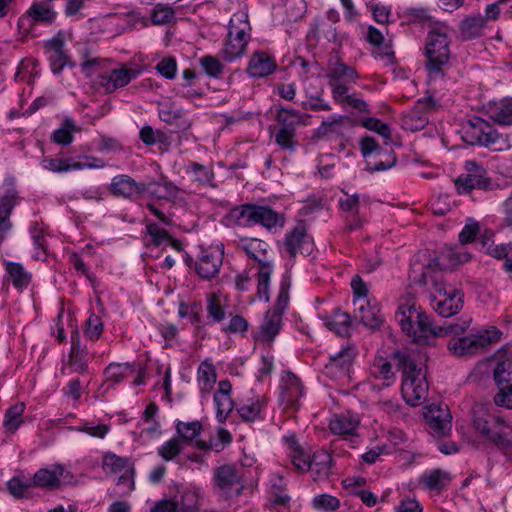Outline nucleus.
Instances as JSON below:
<instances>
[{"label":"nucleus","instance_id":"obj_60","mask_svg":"<svg viewBox=\"0 0 512 512\" xmlns=\"http://www.w3.org/2000/svg\"><path fill=\"white\" fill-rule=\"evenodd\" d=\"M362 125L366 129L379 134L386 140L391 139V129L389 128V126L386 123H383L381 120H379L377 118H373V117L366 118L362 122Z\"/></svg>","mask_w":512,"mask_h":512},{"label":"nucleus","instance_id":"obj_25","mask_svg":"<svg viewBox=\"0 0 512 512\" xmlns=\"http://www.w3.org/2000/svg\"><path fill=\"white\" fill-rule=\"evenodd\" d=\"M355 305V317L369 328H378L383 322V316L376 301L360 300Z\"/></svg>","mask_w":512,"mask_h":512},{"label":"nucleus","instance_id":"obj_30","mask_svg":"<svg viewBox=\"0 0 512 512\" xmlns=\"http://www.w3.org/2000/svg\"><path fill=\"white\" fill-rule=\"evenodd\" d=\"M485 26L486 22L481 14L467 16L459 25L460 37L465 41L481 37Z\"/></svg>","mask_w":512,"mask_h":512},{"label":"nucleus","instance_id":"obj_4","mask_svg":"<svg viewBox=\"0 0 512 512\" xmlns=\"http://www.w3.org/2000/svg\"><path fill=\"white\" fill-rule=\"evenodd\" d=\"M472 425L477 433L500 450L512 448V425L492 405L476 404L472 410Z\"/></svg>","mask_w":512,"mask_h":512},{"label":"nucleus","instance_id":"obj_35","mask_svg":"<svg viewBox=\"0 0 512 512\" xmlns=\"http://www.w3.org/2000/svg\"><path fill=\"white\" fill-rule=\"evenodd\" d=\"M358 425L357 417L350 414H336L329 422L331 432L336 435H353Z\"/></svg>","mask_w":512,"mask_h":512},{"label":"nucleus","instance_id":"obj_38","mask_svg":"<svg viewBox=\"0 0 512 512\" xmlns=\"http://www.w3.org/2000/svg\"><path fill=\"white\" fill-rule=\"evenodd\" d=\"M216 377L215 367L211 362L205 360L199 365L197 370V380L203 397L208 395L213 389Z\"/></svg>","mask_w":512,"mask_h":512},{"label":"nucleus","instance_id":"obj_48","mask_svg":"<svg viewBox=\"0 0 512 512\" xmlns=\"http://www.w3.org/2000/svg\"><path fill=\"white\" fill-rule=\"evenodd\" d=\"M24 410V403H17L6 410L3 425L7 431L14 433L20 427Z\"/></svg>","mask_w":512,"mask_h":512},{"label":"nucleus","instance_id":"obj_63","mask_svg":"<svg viewBox=\"0 0 512 512\" xmlns=\"http://www.w3.org/2000/svg\"><path fill=\"white\" fill-rule=\"evenodd\" d=\"M103 332V323L101 319L92 314L87 320V328L85 330V335L92 341H96L99 339Z\"/></svg>","mask_w":512,"mask_h":512},{"label":"nucleus","instance_id":"obj_44","mask_svg":"<svg viewBox=\"0 0 512 512\" xmlns=\"http://www.w3.org/2000/svg\"><path fill=\"white\" fill-rule=\"evenodd\" d=\"M370 373L374 378L385 381L386 386H390L396 380L391 363L382 356L374 358Z\"/></svg>","mask_w":512,"mask_h":512},{"label":"nucleus","instance_id":"obj_23","mask_svg":"<svg viewBox=\"0 0 512 512\" xmlns=\"http://www.w3.org/2000/svg\"><path fill=\"white\" fill-rule=\"evenodd\" d=\"M232 385L228 380H221L214 394L213 400L216 406V417L220 423H224L234 409V401L231 398Z\"/></svg>","mask_w":512,"mask_h":512},{"label":"nucleus","instance_id":"obj_9","mask_svg":"<svg viewBox=\"0 0 512 512\" xmlns=\"http://www.w3.org/2000/svg\"><path fill=\"white\" fill-rule=\"evenodd\" d=\"M360 151L364 158L375 157L374 161H367V169L371 173L387 170L396 164L393 150L384 149L371 136H364L359 141Z\"/></svg>","mask_w":512,"mask_h":512},{"label":"nucleus","instance_id":"obj_36","mask_svg":"<svg viewBox=\"0 0 512 512\" xmlns=\"http://www.w3.org/2000/svg\"><path fill=\"white\" fill-rule=\"evenodd\" d=\"M144 186L147 187L145 193L157 199L170 200L176 198L179 194V188L166 178L161 182H147Z\"/></svg>","mask_w":512,"mask_h":512},{"label":"nucleus","instance_id":"obj_54","mask_svg":"<svg viewBox=\"0 0 512 512\" xmlns=\"http://www.w3.org/2000/svg\"><path fill=\"white\" fill-rule=\"evenodd\" d=\"M77 131L78 128L75 126L74 121L66 119L62 126L54 131L51 139L57 144L69 145L73 140V133Z\"/></svg>","mask_w":512,"mask_h":512},{"label":"nucleus","instance_id":"obj_6","mask_svg":"<svg viewBox=\"0 0 512 512\" xmlns=\"http://www.w3.org/2000/svg\"><path fill=\"white\" fill-rule=\"evenodd\" d=\"M237 247L258 262L257 294L260 299L269 301V283L273 264L268 258V243L257 238H240Z\"/></svg>","mask_w":512,"mask_h":512},{"label":"nucleus","instance_id":"obj_15","mask_svg":"<svg viewBox=\"0 0 512 512\" xmlns=\"http://www.w3.org/2000/svg\"><path fill=\"white\" fill-rule=\"evenodd\" d=\"M223 263V251L217 247L201 248L195 263L196 273L204 280L216 277Z\"/></svg>","mask_w":512,"mask_h":512},{"label":"nucleus","instance_id":"obj_5","mask_svg":"<svg viewBox=\"0 0 512 512\" xmlns=\"http://www.w3.org/2000/svg\"><path fill=\"white\" fill-rule=\"evenodd\" d=\"M450 29L446 24L437 23L428 32L424 54L430 79L441 78L450 60Z\"/></svg>","mask_w":512,"mask_h":512},{"label":"nucleus","instance_id":"obj_14","mask_svg":"<svg viewBox=\"0 0 512 512\" xmlns=\"http://www.w3.org/2000/svg\"><path fill=\"white\" fill-rule=\"evenodd\" d=\"M492 342L488 332L469 334L449 341V351L457 357H466L478 353Z\"/></svg>","mask_w":512,"mask_h":512},{"label":"nucleus","instance_id":"obj_1","mask_svg":"<svg viewBox=\"0 0 512 512\" xmlns=\"http://www.w3.org/2000/svg\"><path fill=\"white\" fill-rule=\"evenodd\" d=\"M468 256L453 249L442 252L426 265H421L418 259L411 263L409 278L415 284L433 285L439 296H435L432 305L442 317H451L463 308L464 294L460 289L447 287L443 281L442 272L460 263L466 262Z\"/></svg>","mask_w":512,"mask_h":512},{"label":"nucleus","instance_id":"obj_42","mask_svg":"<svg viewBox=\"0 0 512 512\" xmlns=\"http://www.w3.org/2000/svg\"><path fill=\"white\" fill-rule=\"evenodd\" d=\"M325 326L340 336L349 334L351 317L340 309L333 310V313L325 319Z\"/></svg>","mask_w":512,"mask_h":512},{"label":"nucleus","instance_id":"obj_58","mask_svg":"<svg viewBox=\"0 0 512 512\" xmlns=\"http://www.w3.org/2000/svg\"><path fill=\"white\" fill-rule=\"evenodd\" d=\"M179 512H212L200 507L199 497L193 491H186L180 496Z\"/></svg>","mask_w":512,"mask_h":512},{"label":"nucleus","instance_id":"obj_39","mask_svg":"<svg viewBox=\"0 0 512 512\" xmlns=\"http://www.w3.org/2000/svg\"><path fill=\"white\" fill-rule=\"evenodd\" d=\"M356 356V349L354 346H345L340 351L329 356V361L326 364L327 369H339L348 372L354 358Z\"/></svg>","mask_w":512,"mask_h":512},{"label":"nucleus","instance_id":"obj_28","mask_svg":"<svg viewBox=\"0 0 512 512\" xmlns=\"http://www.w3.org/2000/svg\"><path fill=\"white\" fill-rule=\"evenodd\" d=\"M284 439L288 445L289 456L295 468L301 472L309 471L311 469L310 454L304 451L295 435L285 436Z\"/></svg>","mask_w":512,"mask_h":512},{"label":"nucleus","instance_id":"obj_53","mask_svg":"<svg viewBox=\"0 0 512 512\" xmlns=\"http://www.w3.org/2000/svg\"><path fill=\"white\" fill-rule=\"evenodd\" d=\"M184 449V444L182 443V440L179 438H172L166 442H164L159 448H158V455L164 460V461H172L176 459L177 456L180 455L182 450Z\"/></svg>","mask_w":512,"mask_h":512},{"label":"nucleus","instance_id":"obj_46","mask_svg":"<svg viewBox=\"0 0 512 512\" xmlns=\"http://www.w3.org/2000/svg\"><path fill=\"white\" fill-rule=\"evenodd\" d=\"M255 204H243L236 206L228 213V219L235 225L242 227L253 226Z\"/></svg>","mask_w":512,"mask_h":512},{"label":"nucleus","instance_id":"obj_21","mask_svg":"<svg viewBox=\"0 0 512 512\" xmlns=\"http://www.w3.org/2000/svg\"><path fill=\"white\" fill-rule=\"evenodd\" d=\"M18 202V192L12 185H9L5 191L0 194V242L4 240L12 228L10 215Z\"/></svg>","mask_w":512,"mask_h":512},{"label":"nucleus","instance_id":"obj_57","mask_svg":"<svg viewBox=\"0 0 512 512\" xmlns=\"http://www.w3.org/2000/svg\"><path fill=\"white\" fill-rule=\"evenodd\" d=\"M199 62L207 76L215 79H218L222 76L224 65L217 57L206 55L203 56Z\"/></svg>","mask_w":512,"mask_h":512},{"label":"nucleus","instance_id":"obj_47","mask_svg":"<svg viewBox=\"0 0 512 512\" xmlns=\"http://www.w3.org/2000/svg\"><path fill=\"white\" fill-rule=\"evenodd\" d=\"M248 43L245 40L233 38L227 36L224 47L222 49V55L224 60L232 62L237 58L243 56L246 52Z\"/></svg>","mask_w":512,"mask_h":512},{"label":"nucleus","instance_id":"obj_16","mask_svg":"<svg viewBox=\"0 0 512 512\" xmlns=\"http://www.w3.org/2000/svg\"><path fill=\"white\" fill-rule=\"evenodd\" d=\"M304 390L300 379L293 373L287 372L280 381L279 401L284 408H298V401Z\"/></svg>","mask_w":512,"mask_h":512},{"label":"nucleus","instance_id":"obj_24","mask_svg":"<svg viewBox=\"0 0 512 512\" xmlns=\"http://www.w3.org/2000/svg\"><path fill=\"white\" fill-rule=\"evenodd\" d=\"M277 68L276 60L264 51H256L252 54L247 73L252 78H263L271 75Z\"/></svg>","mask_w":512,"mask_h":512},{"label":"nucleus","instance_id":"obj_8","mask_svg":"<svg viewBox=\"0 0 512 512\" xmlns=\"http://www.w3.org/2000/svg\"><path fill=\"white\" fill-rule=\"evenodd\" d=\"M464 170L465 172L454 180L459 194H469L474 189L486 191L492 188V181L487 175V170L476 161H466Z\"/></svg>","mask_w":512,"mask_h":512},{"label":"nucleus","instance_id":"obj_22","mask_svg":"<svg viewBox=\"0 0 512 512\" xmlns=\"http://www.w3.org/2000/svg\"><path fill=\"white\" fill-rule=\"evenodd\" d=\"M57 12L54 7H48L38 2H34L29 9L22 15L18 20L20 28H24L26 25L32 26L36 23L44 25H52L56 18Z\"/></svg>","mask_w":512,"mask_h":512},{"label":"nucleus","instance_id":"obj_52","mask_svg":"<svg viewBox=\"0 0 512 512\" xmlns=\"http://www.w3.org/2000/svg\"><path fill=\"white\" fill-rule=\"evenodd\" d=\"M176 431L183 444L184 442H191L200 435L202 431V423L197 420L191 422L178 421L176 424Z\"/></svg>","mask_w":512,"mask_h":512},{"label":"nucleus","instance_id":"obj_43","mask_svg":"<svg viewBox=\"0 0 512 512\" xmlns=\"http://www.w3.org/2000/svg\"><path fill=\"white\" fill-rule=\"evenodd\" d=\"M264 408V402L259 398L247 399L240 403L236 411L239 417L245 422H255L261 418V411Z\"/></svg>","mask_w":512,"mask_h":512},{"label":"nucleus","instance_id":"obj_12","mask_svg":"<svg viewBox=\"0 0 512 512\" xmlns=\"http://www.w3.org/2000/svg\"><path fill=\"white\" fill-rule=\"evenodd\" d=\"M494 380L499 389L494 396V403L512 409V357H507L497 364L494 369Z\"/></svg>","mask_w":512,"mask_h":512},{"label":"nucleus","instance_id":"obj_45","mask_svg":"<svg viewBox=\"0 0 512 512\" xmlns=\"http://www.w3.org/2000/svg\"><path fill=\"white\" fill-rule=\"evenodd\" d=\"M488 114L491 119L501 125H511L512 100H503L498 103L489 104Z\"/></svg>","mask_w":512,"mask_h":512},{"label":"nucleus","instance_id":"obj_29","mask_svg":"<svg viewBox=\"0 0 512 512\" xmlns=\"http://www.w3.org/2000/svg\"><path fill=\"white\" fill-rule=\"evenodd\" d=\"M310 117L308 114L300 113L292 108H280L275 116L278 124L277 128L293 130L301 125H306V120Z\"/></svg>","mask_w":512,"mask_h":512},{"label":"nucleus","instance_id":"obj_49","mask_svg":"<svg viewBox=\"0 0 512 512\" xmlns=\"http://www.w3.org/2000/svg\"><path fill=\"white\" fill-rule=\"evenodd\" d=\"M429 122L427 115L421 114L415 108L404 114L401 121L403 129L411 132L422 130Z\"/></svg>","mask_w":512,"mask_h":512},{"label":"nucleus","instance_id":"obj_32","mask_svg":"<svg viewBox=\"0 0 512 512\" xmlns=\"http://www.w3.org/2000/svg\"><path fill=\"white\" fill-rule=\"evenodd\" d=\"M87 352L81 347L78 334L72 335V346L69 355L68 368L75 373L84 374L88 371Z\"/></svg>","mask_w":512,"mask_h":512},{"label":"nucleus","instance_id":"obj_3","mask_svg":"<svg viewBox=\"0 0 512 512\" xmlns=\"http://www.w3.org/2000/svg\"><path fill=\"white\" fill-rule=\"evenodd\" d=\"M393 358L402 372L401 392L404 400L413 407L421 405L428 394L424 369L417 364L415 354L408 350L395 352Z\"/></svg>","mask_w":512,"mask_h":512},{"label":"nucleus","instance_id":"obj_37","mask_svg":"<svg viewBox=\"0 0 512 512\" xmlns=\"http://www.w3.org/2000/svg\"><path fill=\"white\" fill-rule=\"evenodd\" d=\"M102 469L107 474H117L125 470L133 472V465L128 457L106 452L102 456Z\"/></svg>","mask_w":512,"mask_h":512},{"label":"nucleus","instance_id":"obj_33","mask_svg":"<svg viewBox=\"0 0 512 512\" xmlns=\"http://www.w3.org/2000/svg\"><path fill=\"white\" fill-rule=\"evenodd\" d=\"M311 469L314 480L328 478L331 471L332 456L326 450H319L310 456Z\"/></svg>","mask_w":512,"mask_h":512},{"label":"nucleus","instance_id":"obj_13","mask_svg":"<svg viewBox=\"0 0 512 512\" xmlns=\"http://www.w3.org/2000/svg\"><path fill=\"white\" fill-rule=\"evenodd\" d=\"M73 475L64 466L53 464L39 469L33 477L32 485L42 489L52 490L64 484L71 483Z\"/></svg>","mask_w":512,"mask_h":512},{"label":"nucleus","instance_id":"obj_59","mask_svg":"<svg viewBox=\"0 0 512 512\" xmlns=\"http://www.w3.org/2000/svg\"><path fill=\"white\" fill-rule=\"evenodd\" d=\"M313 508L322 512H333L340 507V501L337 497L329 494H320L312 500Z\"/></svg>","mask_w":512,"mask_h":512},{"label":"nucleus","instance_id":"obj_2","mask_svg":"<svg viewBox=\"0 0 512 512\" xmlns=\"http://www.w3.org/2000/svg\"><path fill=\"white\" fill-rule=\"evenodd\" d=\"M395 318L402 331L419 344H425L431 336L459 335L470 325V320H466L461 325L435 326L421 307L417 306L415 295L411 292L400 297Z\"/></svg>","mask_w":512,"mask_h":512},{"label":"nucleus","instance_id":"obj_50","mask_svg":"<svg viewBox=\"0 0 512 512\" xmlns=\"http://www.w3.org/2000/svg\"><path fill=\"white\" fill-rule=\"evenodd\" d=\"M271 135L282 150L293 152L298 145L296 132L293 130L274 128Z\"/></svg>","mask_w":512,"mask_h":512},{"label":"nucleus","instance_id":"obj_11","mask_svg":"<svg viewBox=\"0 0 512 512\" xmlns=\"http://www.w3.org/2000/svg\"><path fill=\"white\" fill-rule=\"evenodd\" d=\"M214 490L225 496H237L243 489V481L239 470L233 465H222L214 470Z\"/></svg>","mask_w":512,"mask_h":512},{"label":"nucleus","instance_id":"obj_10","mask_svg":"<svg viewBox=\"0 0 512 512\" xmlns=\"http://www.w3.org/2000/svg\"><path fill=\"white\" fill-rule=\"evenodd\" d=\"M67 33L59 30L53 37L43 42L44 53L47 55L51 70L59 74L66 67H73L68 50L65 48Z\"/></svg>","mask_w":512,"mask_h":512},{"label":"nucleus","instance_id":"obj_7","mask_svg":"<svg viewBox=\"0 0 512 512\" xmlns=\"http://www.w3.org/2000/svg\"><path fill=\"white\" fill-rule=\"evenodd\" d=\"M462 139L470 145H481L494 151H503L510 147L506 137L480 117L467 120L462 126Z\"/></svg>","mask_w":512,"mask_h":512},{"label":"nucleus","instance_id":"obj_56","mask_svg":"<svg viewBox=\"0 0 512 512\" xmlns=\"http://www.w3.org/2000/svg\"><path fill=\"white\" fill-rule=\"evenodd\" d=\"M175 20V11L172 7L157 4L151 12V22L154 25H167Z\"/></svg>","mask_w":512,"mask_h":512},{"label":"nucleus","instance_id":"obj_31","mask_svg":"<svg viewBox=\"0 0 512 512\" xmlns=\"http://www.w3.org/2000/svg\"><path fill=\"white\" fill-rule=\"evenodd\" d=\"M251 26L246 12L239 11L233 14L228 27V36L249 42L251 38Z\"/></svg>","mask_w":512,"mask_h":512},{"label":"nucleus","instance_id":"obj_18","mask_svg":"<svg viewBox=\"0 0 512 512\" xmlns=\"http://www.w3.org/2000/svg\"><path fill=\"white\" fill-rule=\"evenodd\" d=\"M138 74L139 72L135 69L121 66L120 68L112 69L109 72L101 74L99 76V85L107 94H111L128 85Z\"/></svg>","mask_w":512,"mask_h":512},{"label":"nucleus","instance_id":"obj_17","mask_svg":"<svg viewBox=\"0 0 512 512\" xmlns=\"http://www.w3.org/2000/svg\"><path fill=\"white\" fill-rule=\"evenodd\" d=\"M144 185V182H137L129 175L120 174L112 178L110 191L116 197L136 200L145 194V189L147 187Z\"/></svg>","mask_w":512,"mask_h":512},{"label":"nucleus","instance_id":"obj_26","mask_svg":"<svg viewBox=\"0 0 512 512\" xmlns=\"http://www.w3.org/2000/svg\"><path fill=\"white\" fill-rule=\"evenodd\" d=\"M326 77L329 82H355L358 73L353 67L334 57L329 60Z\"/></svg>","mask_w":512,"mask_h":512},{"label":"nucleus","instance_id":"obj_20","mask_svg":"<svg viewBox=\"0 0 512 512\" xmlns=\"http://www.w3.org/2000/svg\"><path fill=\"white\" fill-rule=\"evenodd\" d=\"M425 420L432 432L439 436H446L452 427V417L446 405H430L424 413Z\"/></svg>","mask_w":512,"mask_h":512},{"label":"nucleus","instance_id":"obj_34","mask_svg":"<svg viewBox=\"0 0 512 512\" xmlns=\"http://www.w3.org/2000/svg\"><path fill=\"white\" fill-rule=\"evenodd\" d=\"M4 266L13 286L17 290L22 291L29 286L32 275L21 263L5 261Z\"/></svg>","mask_w":512,"mask_h":512},{"label":"nucleus","instance_id":"obj_61","mask_svg":"<svg viewBox=\"0 0 512 512\" xmlns=\"http://www.w3.org/2000/svg\"><path fill=\"white\" fill-rule=\"evenodd\" d=\"M147 233L151 237L152 243L156 246H160L163 243L169 242L172 238L169 236L167 231L159 227L156 223H149L146 226Z\"/></svg>","mask_w":512,"mask_h":512},{"label":"nucleus","instance_id":"obj_55","mask_svg":"<svg viewBox=\"0 0 512 512\" xmlns=\"http://www.w3.org/2000/svg\"><path fill=\"white\" fill-rule=\"evenodd\" d=\"M186 172L192 174L193 180L202 185L210 184L214 178V173L209 167L197 162H191L186 167Z\"/></svg>","mask_w":512,"mask_h":512},{"label":"nucleus","instance_id":"obj_62","mask_svg":"<svg viewBox=\"0 0 512 512\" xmlns=\"http://www.w3.org/2000/svg\"><path fill=\"white\" fill-rule=\"evenodd\" d=\"M440 107L438 100H436L432 95H427L417 100L414 107L421 114L427 115L429 118V114L436 111Z\"/></svg>","mask_w":512,"mask_h":512},{"label":"nucleus","instance_id":"obj_40","mask_svg":"<svg viewBox=\"0 0 512 512\" xmlns=\"http://www.w3.org/2000/svg\"><path fill=\"white\" fill-rule=\"evenodd\" d=\"M281 325L282 315L278 312L268 310L260 326V339L268 342L272 341L279 333Z\"/></svg>","mask_w":512,"mask_h":512},{"label":"nucleus","instance_id":"obj_19","mask_svg":"<svg viewBox=\"0 0 512 512\" xmlns=\"http://www.w3.org/2000/svg\"><path fill=\"white\" fill-rule=\"evenodd\" d=\"M284 246L286 252L295 257L298 253L310 254L313 250V241L307 234L303 223L297 224L285 237Z\"/></svg>","mask_w":512,"mask_h":512},{"label":"nucleus","instance_id":"obj_27","mask_svg":"<svg viewBox=\"0 0 512 512\" xmlns=\"http://www.w3.org/2000/svg\"><path fill=\"white\" fill-rule=\"evenodd\" d=\"M284 223L285 218L281 213H278L268 206H254L253 226L259 224L270 230L278 226L283 227Z\"/></svg>","mask_w":512,"mask_h":512},{"label":"nucleus","instance_id":"obj_41","mask_svg":"<svg viewBox=\"0 0 512 512\" xmlns=\"http://www.w3.org/2000/svg\"><path fill=\"white\" fill-rule=\"evenodd\" d=\"M419 481L428 490H441L450 483L451 476L447 471L433 469L424 472Z\"/></svg>","mask_w":512,"mask_h":512},{"label":"nucleus","instance_id":"obj_64","mask_svg":"<svg viewBox=\"0 0 512 512\" xmlns=\"http://www.w3.org/2000/svg\"><path fill=\"white\" fill-rule=\"evenodd\" d=\"M156 70L166 79H174L177 71L176 60L172 57L163 58L156 65Z\"/></svg>","mask_w":512,"mask_h":512},{"label":"nucleus","instance_id":"obj_51","mask_svg":"<svg viewBox=\"0 0 512 512\" xmlns=\"http://www.w3.org/2000/svg\"><path fill=\"white\" fill-rule=\"evenodd\" d=\"M134 372L133 366L128 363H111L104 371L108 382L119 383Z\"/></svg>","mask_w":512,"mask_h":512}]
</instances>
